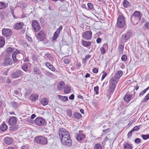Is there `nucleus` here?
Returning <instances> with one entry per match:
<instances>
[{"label": "nucleus", "instance_id": "nucleus-1", "mask_svg": "<svg viewBox=\"0 0 149 149\" xmlns=\"http://www.w3.org/2000/svg\"><path fill=\"white\" fill-rule=\"evenodd\" d=\"M17 118L15 116L10 117L8 120L10 125L11 126L9 127L10 131L12 132L17 130L19 128L18 126L16 125Z\"/></svg>", "mask_w": 149, "mask_h": 149}, {"label": "nucleus", "instance_id": "nucleus-2", "mask_svg": "<svg viewBox=\"0 0 149 149\" xmlns=\"http://www.w3.org/2000/svg\"><path fill=\"white\" fill-rule=\"evenodd\" d=\"M142 14L140 12L135 11L131 16L130 19L134 24H137L140 21Z\"/></svg>", "mask_w": 149, "mask_h": 149}, {"label": "nucleus", "instance_id": "nucleus-3", "mask_svg": "<svg viewBox=\"0 0 149 149\" xmlns=\"http://www.w3.org/2000/svg\"><path fill=\"white\" fill-rule=\"evenodd\" d=\"M34 140L38 143L43 145L47 144V138L42 136H39L35 137Z\"/></svg>", "mask_w": 149, "mask_h": 149}, {"label": "nucleus", "instance_id": "nucleus-4", "mask_svg": "<svg viewBox=\"0 0 149 149\" xmlns=\"http://www.w3.org/2000/svg\"><path fill=\"white\" fill-rule=\"evenodd\" d=\"M125 24V18L123 15H119L117 19V25L118 28H123Z\"/></svg>", "mask_w": 149, "mask_h": 149}, {"label": "nucleus", "instance_id": "nucleus-5", "mask_svg": "<svg viewBox=\"0 0 149 149\" xmlns=\"http://www.w3.org/2000/svg\"><path fill=\"white\" fill-rule=\"evenodd\" d=\"M59 134L61 140L68 138V137H70L68 132L64 129H61L59 130Z\"/></svg>", "mask_w": 149, "mask_h": 149}, {"label": "nucleus", "instance_id": "nucleus-6", "mask_svg": "<svg viewBox=\"0 0 149 149\" xmlns=\"http://www.w3.org/2000/svg\"><path fill=\"white\" fill-rule=\"evenodd\" d=\"M132 36V31L130 30H128L127 32L123 34L121 38V40L122 42H126Z\"/></svg>", "mask_w": 149, "mask_h": 149}, {"label": "nucleus", "instance_id": "nucleus-7", "mask_svg": "<svg viewBox=\"0 0 149 149\" xmlns=\"http://www.w3.org/2000/svg\"><path fill=\"white\" fill-rule=\"evenodd\" d=\"M92 37V32L91 31L87 30L82 34V38L84 39L89 40L91 39Z\"/></svg>", "mask_w": 149, "mask_h": 149}, {"label": "nucleus", "instance_id": "nucleus-8", "mask_svg": "<svg viewBox=\"0 0 149 149\" xmlns=\"http://www.w3.org/2000/svg\"><path fill=\"white\" fill-rule=\"evenodd\" d=\"M32 26L34 31H38L40 29V27L38 21L37 20H33L32 21Z\"/></svg>", "mask_w": 149, "mask_h": 149}, {"label": "nucleus", "instance_id": "nucleus-9", "mask_svg": "<svg viewBox=\"0 0 149 149\" xmlns=\"http://www.w3.org/2000/svg\"><path fill=\"white\" fill-rule=\"evenodd\" d=\"M45 122V120L40 117H37L34 120V123L37 125L39 126H42L44 125Z\"/></svg>", "mask_w": 149, "mask_h": 149}, {"label": "nucleus", "instance_id": "nucleus-10", "mask_svg": "<svg viewBox=\"0 0 149 149\" xmlns=\"http://www.w3.org/2000/svg\"><path fill=\"white\" fill-rule=\"evenodd\" d=\"M62 143L66 146H70L72 145V140L70 137L61 140Z\"/></svg>", "mask_w": 149, "mask_h": 149}, {"label": "nucleus", "instance_id": "nucleus-11", "mask_svg": "<svg viewBox=\"0 0 149 149\" xmlns=\"http://www.w3.org/2000/svg\"><path fill=\"white\" fill-rule=\"evenodd\" d=\"M2 33L3 36L8 37L12 35V32L10 29L4 28L2 30Z\"/></svg>", "mask_w": 149, "mask_h": 149}, {"label": "nucleus", "instance_id": "nucleus-12", "mask_svg": "<svg viewBox=\"0 0 149 149\" xmlns=\"http://www.w3.org/2000/svg\"><path fill=\"white\" fill-rule=\"evenodd\" d=\"M123 74V72L121 70H119L116 72L111 79H114L115 80L118 81V80L122 76Z\"/></svg>", "mask_w": 149, "mask_h": 149}, {"label": "nucleus", "instance_id": "nucleus-13", "mask_svg": "<svg viewBox=\"0 0 149 149\" xmlns=\"http://www.w3.org/2000/svg\"><path fill=\"white\" fill-rule=\"evenodd\" d=\"M36 37L37 39H39L40 41H42L45 38V35L43 31H40L37 34Z\"/></svg>", "mask_w": 149, "mask_h": 149}, {"label": "nucleus", "instance_id": "nucleus-14", "mask_svg": "<svg viewBox=\"0 0 149 149\" xmlns=\"http://www.w3.org/2000/svg\"><path fill=\"white\" fill-rule=\"evenodd\" d=\"M22 73L23 72L21 70H17L12 74L11 77L13 78H17L21 76Z\"/></svg>", "mask_w": 149, "mask_h": 149}, {"label": "nucleus", "instance_id": "nucleus-15", "mask_svg": "<svg viewBox=\"0 0 149 149\" xmlns=\"http://www.w3.org/2000/svg\"><path fill=\"white\" fill-rule=\"evenodd\" d=\"M13 62V60L11 58L7 57L4 59L3 64L4 65L7 66L8 65H11Z\"/></svg>", "mask_w": 149, "mask_h": 149}, {"label": "nucleus", "instance_id": "nucleus-16", "mask_svg": "<svg viewBox=\"0 0 149 149\" xmlns=\"http://www.w3.org/2000/svg\"><path fill=\"white\" fill-rule=\"evenodd\" d=\"M110 81V84L109 86V88L113 91L116 88V84L118 83V81L115 80L114 79L111 78Z\"/></svg>", "mask_w": 149, "mask_h": 149}, {"label": "nucleus", "instance_id": "nucleus-17", "mask_svg": "<svg viewBox=\"0 0 149 149\" xmlns=\"http://www.w3.org/2000/svg\"><path fill=\"white\" fill-rule=\"evenodd\" d=\"M20 53L19 50H16L13 54L12 57L14 62L18 63L19 62V61L17 59L16 57V55Z\"/></svg>", "mask_w": 149, "mask_h": 149}, {"label": "nucleus", "instance_id": "nucleus-18", "mask_svg": "<svg viewBox=\"0 0 149 149\" xmlns=\"http://www.w3.org/2000/svg\"><path fill=\"white\" fill-rule=\"evenodd\" d=\"M4 140L5 143L7 145H10L12 144L13 139L11 137L7 136L4 138Z\"/></svg>", "mask_w": 149, "mask_h": 149}, {"label": "nucleus", "instance_id": "nucleus-19", "mask_svg": "<svg viewBox=\"0 0 149 149\" xmlns=\"http://www.w3.org/2000/svg\"><path fill=\"white\" fill-rule=\"evenodd\" d=\"M23 22L17 23L14 25L13 28L16 30L21 29L23 28Z\"/></svg>", "mask_w": 149, "mask_h": 149}, {"label": "nucleus", "instance_id": "nucleus-20", "mask_svg": "<svg viewBox=\"0 0 149 149\" xmlns=\"http://www.w3.org/2000/svg\"><path fill=\"white\" fill-rule=\"evenodd\" d=\"M81 44L84 46L87 47L88 49H90L92 43L90 41H87L82 40L81 41Z\"/></svg>", "mask_w": 149, "mask_h": 149}, {"label": "nucleus", "instance_id": "nucleus-21", "mask_svg": "<svg viewBox=\"0 0 149 149\" xmlns=\"http://www.w3.org/2000/svg\"><path fill=\"white\" fill-rule=\"evenodd\" d=\"M132 95L130 94H126L124 97V100L125 102H128L130 101L132 97Z\"/></svg>", "mask_w": 149, "mask_h": 149}, {"label": "nucleus", "instance_id": "nucleus-22", "mask_svg": "<svg viewBox=\"0 0 149 149\" xmlns=\"http://www.w3.org/2000/svg\"><path fill=\"white\" fill-rule=\"evenodd\" d=\"M39 95L38 94H32L30 97V99L33 102H35L38 100Z\"/></svg>", "mask_w": 149, "mask_h": 149}, {"label": "nucleus", "instance_id": "nucleus-23", "mask_svg": "<svg viewBox=\"0 0 149 149\" xmlns=\"http://www.w3.org/2000/svg\"><path fill=\"white\" fill-rule=\"evenodd\" d=\"M72 117L74 118L79 119L81 118L82 117V116L79 113L75 112L73 114Z\"/></svg>", "mask_w": 149, "mask_h": 149}, {"label": "nucleus", "instance_id": "nucleus-24", "mask_svg": "<svg viewBox=\"0 0 149 149\" xmlns=\"http://www.w3.org/2000/svg\"><path fill=\"white\" fill-rule=\"evenodd\" d=\"M85 137L84 134H78L76 136V139L78 141H81Z\"/></svg>", "mask_w": 149, "mask_h": 149}, {"label": "nucleus", "instance_id": "nucleus-25", "mask_svg": "<svg viewBox=\"0 0 149 149\" xmlns=\"http://www.w3.org/2000/svg\"><path fill=\"white\" fill-rule=\"evenodd\" d=\"M45 65L49 69L53 71H55V68L49 62H47L46 63Z\"/></svg>", "mask_w": 149, "mask_h": 149}, {"label": "nucleus", "instance_id": "nucleus-26", "mask_svg": "<svg viewBox=\"0 0 149 149\" xmlns=\"http://www.w3.org/2000/svg\"><path fill=\"white\" fill-rule=\"evenodd\" d=\"M31 64L29 63H25L23 64L21 67V68L25 71L27 72L28 66L30 65Z\"/></svg>", "mask_w": 149, "mask_h": 149}, {"label": "nucleus", "instance_id": "nucleus-27", "mask_svg": "<svg viewBox=\"0 0 149 149\" xmlns=\"http://www.w3.org/2000/svg\"><path fill=\"white\" fill-rule=\"evenodd\" d=\"M65 86V83L63 82H60L57 85V87L59 90L63 89Z\"/></svg>", "mask_w": 149, "mask_h": 149}, {"label": "nucleus", "instance_id": "nucleus-28", "mask_svg": "<svg viewBox=\"0 0 149 149\" xmlns=\"http://www.w3.org/2000/svg\"><path fill=\"white\" fill-rule=\"evenodd\" d=\"M8 128L7 125L3 122L0 126V129L2 131H4L7 130Z\"/></svg>", "mask_w": 149, "mask_h": 149}, {"label": "nucleus", "instance_id": "nucleus-29", "mask_svg": "<svg viewBox=\"0 0 149 149\" xmlns=\"http://www.w3.org/2000/svg\"><path fill=\"white\" fill-rule=\"evenodd\" d=\"M71 91V88L70 86L66 85L64 89V92L66 94L69 93Z\"/></svg>", "mask_w": 149, "mask_h": 149}, {"label": "nucleus", "instance_id": "nucleus-30", "mask_svg": "<svg viewBox=\"0 0 149 149\" xmlns=\"http://www.w3.org/2000/svg\"><path fill=\"white\" fill-rule=\"evenodd\" d=\"M118 49L119 53L120 54H122L123 51L124 46L121 45H119Z\"/></svg>", "mask_w": 149, "mask_h": 149}, {"label": "nucleus", "instance_id": "nucleus-31", "mask_svg": "<svg viewBox=\"0 0 149 149\" xmlns=\"http://www.w3.org/2000/svg\"><path fill=\"white\" fill-rule=\"evenodd\" d=\"M8 4H6L2 2H0V10L3 8H5L8 6Z\"/></svg>", "mask_w": 149, "mask_h": 149}, {"label": "nucleus", "instance_id": "nucleus-32", "mask_svg": "<svg viewBox=\"0 0 149 149\" xmlns=\"http://www.w3.org/2000/svg\"><path fill=\"white\" fill-rule=\"evenodd\" d=\"M5 42L4 38L0 36V47H3L4 45Z\"/></svg>", "mask_w": 149, "mask_h": 149}, {"label": "nucleus", "instance_id": "nucleus-33", "mask_svg": "<svg viewBox=\"0 0 149 149\" xmlns=\"http://www.w3.org/2000/svg\"><path fill=\"white\" fill-rule=\"evenodd\" d=\"M123 5L124 7L127 8L130 5V3L126 0H124L123 2Z\"/></svg>", "mask_w": 149, "mask_h": 149}, {"label": "nucleus", "instance_id": "nucleus-34", "mask_svg": "<svg viewBox=\"0 0 149 149\" xmlns=\"http://www.w3.org/2000/svg\"><path fill=\"white\" fill-rule=\"evenodd\" d=\"M15 49L14 47H9L7 48L6 51L8 54H10L14 51Z\"/></svg>", "mask_w": 149, "mask_h": 149}, {"label": "nucleus", "instance_id": "nucleus-35", "mask_svg": "<svg viewBox=\"0 0 149 149\" xmlns=\"http://www.w3.org/2000/svg\"><path fill=\"white\" fill-rule=\"evenodd\" d=\"M132 146L128 143H126L125 144L124 149H132Z\"/></svg>", "mask_w": 149, "mask_h": 149}, {"label": "nucleus", "instance_id": "nucleus-36", "mask_svg": "<svg viewBox=\"0 0 149 149\" xmlns=\"http://www.w3.org/2000/svg\"><path fill=\"white\" fill-rule=\"evenodd\" d=\"M93 149H102V148L100 144L97 143L94 146Z\"/></svg>", "mask_w": 149, "mask_h": 149}, {"label": "nucleus", "instance_id": "nucleus-37", "mask_svg": "<svg viewBox=\"0 0 149 149\" xmlns=\"http://www.w3.org/2000/svg\"><path fill=\"white\" fill-rule=\"evenodd\" d=\"M66 114L67 116L71 118L72 116V110L70 109H68L66 111Z\"/></svg>", "mask_w": 149, "mask_h": 149}, {"label": "nucleus", "instance_id": "nucleus-38", "mask_svg": "<svg viewBox=\"0 0 149 149\" xmlns=\"http://www.w3.org/2000/svg\"><path fill=\"white\" fill-rule=\"evenodd\" d=\"M141 126V125L135 126L133 128L132 130L133 132L137 131H138L140 129Z\"/></svg>", "mask_w": 149, "mask_h": 149}, {"label": "nucleus", "instance_id": "nucleus-39", "mask_svg": "<svg viewBox=\"0 0 149 149\" xmlns=\"http://www.w3.org/2000/svg\"><path fill=\"white\" fill-rule=\"evenodd\" d=\"M12 107L13 108H14L15 110L18 108L19 107L20 104H18V103H11Z\"/></svg>", "mask_w": 149, "mask_h": 149}, {"label": "nucleus", "instance_id": "nucleus-40", "mask_svg": "<svg viewBox=\"0 0 149 149\" xmlns=\"http://www.w3.org/2000/svg\"><path fill=\"white\" fill-rule=\"evenodd\" d=\"M126 106L125 105L124 103H120V104L118 105V109L121 110L123 109L124 107H126Z\"/></svg>", "mask_w": 149, "mask_h": 149}, {"label": "nucleus", "instance_id": "nucleus-41", "mask_svg": "<svg viewBox=\"0 0 149 149\" xmlns=\"http://www.w3.org/2000/svg\"><path fill=\"white\" fill-rule=\"evenodd\" d=\"M141 137L143 140H147L149 138V134H143L141 135Z\"/></svg>", "mask_w": 149, "mask_h": 149}, {"label": "nucleus", "instance_id": "nucleus-42", "mask_svg": "<svg viewBox=\"0 0 149 149\" xmlns=\"http://www.w3.org/2000/svg\"><path fill=\"white\" fill-rule=\"evenodd\" d=\"M59 33H58L56 31L55 32L54 34V36L53 38V40H55L56 39L59 35Z\"/></svg>", "mask_w": 149, "mask_h": 149}, {"label": "nucleus", "instance_id": "nucleus-43", "mask_svg": "<svg viewBox=\"0 0 149 149\" xmlns=\"http://www.w3.org/2000/svg\"><path fill=\"white\" fill-rule=\"evenodd\" d=\"M59 96V97L61 98V97H62L61 100L63 102H65L68 100V97L66 96H63L61 95H58Z\"/></svg>", "mask_w": 149, "mask_h": 149}, {"label": "nucleus", "instance_id": "nucleus-44", "mask_svg": "<svg viewBox=\"0 0 149 149\" xmlns=\"http://www.w3.org/2000/svg\"><path fill=\"white\" fill-rule=\"evenodd\" d=\"M64 63L66 64H68L70 62V61L69 58H64L63 59Z\"/></svg>", "mask_w": 149, "mask_h": 149}, {"label": "nucleus", "instance_id": "nucleus-45", "mask_svg": "<svg viewBox=\"0 0 149 149\" xmlns=\"http://www.w3.org/2000/svg\"><path fill=\"white\" fill-rule=\"evenodd\" d=\"M110 128H108L107 129L105 130H103V134L106 135L110 131Z\"/></svg>", "mask_w": 149, "mask_h": 149}, {"label": "nucleus", "instance_id": "nucleus-46", "mask_svg": "<svg viewBox=\"0 0 149 149\" xmlns=\"http://www.w3.org/2000/svg\"><path fill=\"white\" fill-rule=\"evenodd\" d=\"M51 55L50 54L48 53L47 54H46L45 55L44 57L45 58H48L49 60L51 58Z\"/></svg>", "mask_w": 149, "mask_h": 149}, {"label": "nucleus", "instance_id": "nucleus-47", "mask_svg": "<svg viewBox=\"0 0 149 149\" xmlns=\"http://www.w3.org/2000/svg\"><path fill=\"white\" fill-rule=\"evenodd\" d=\"M100 50L101 51V53L102 54H104L105 53V50L104 48L103 47H101L100 49Z\"/></svg>", "mask_w": 149, "mask_h": 149}, {"label": "nucleus", "instance_id": "nucleus-48", "mask_svg": "<svg viewBox=\"0 0 149 149\" xmlns=\"http://www.w3.org/2000/svg\"><path fill=\"white\" fill-rule=\"evenodd\" d=\"M134 132L132 131V130H131L127 134V136L128 138H130L131 137L132 133Z\"/></svg>", "mask_w": 149, "mask_h": 149}, {"label": "nucleus", "instance_id": "nucleus-49", "mask_svg": "<svg viewBox=\"0 0 149 149\" xmlns=\"http://www.w3.org/2000/svg\"><path fill=\"white\" fill-rule=\"evenodd\" d=\"M48 99L45 98H43L40 100V102H48Z\"/></svg>", "mask_w": 149, "mask_h": 149}, {"label": "nucleus", "instance_id": "nucleus-50", "mask_svg": "<svg viewBox=\"0 0 149 149\" xmlns=\"http://www.w3.org/2000/svg\"><path fill=\"white\" fill-rule=\"evenodd\" d=\"M99 89V87L97 86L94 87V90L96 94H98Z\"/></svg>", "mask_w": 149, "mask_h": 149}, {"label": "nucleus", "instance_id": "nucleus-51", "mask_svg": "<svg viewBox=\"0 0 149 149\" xmlns=\"http://www.w3.org/2000/svg\"><path fill=\"white\" fill-rule=\"evenodd\" d=\"M147 91V90L146 88L144 90L142 91L140 93L139 96H141L143 95L146 93Z\"/></svg>", "mask_w": 149, "mask_h": 149}, {"label": "nucleus", "instance_id": "nucleus-52", "mask_svg": "<svg viewBox=\"0 0 149 149\" xmlns=\"http://www.w3.org/2000/svg\"><path fill=\"white\" fill-rule=\"evenodd\" d=\"M103 74L102 75V78H101V80L102 81L103 80L107 75V74L106 72L103 71Z\"/></svg>", "mask_w": 149, "mask_h": 149}, {"label": "nucleus", "instance_id": "nucleus-53", "mask_svg": "<svg viewBox=\"0 0 149 149\" xmlns=\"http://www.w3.org/2000/svg\"><path fill=\"white\" fill-rule=\"evenodd\" d=\"M141 140L139 138H136L134 140V142L137 144H139L141 142Z\"/></svg>", "mask_w": 149, "mask_h": 149}, {"label": "nucleus", "instance_id": "nucleus-54", "mask_svg": "<svg viewBox=\"0 0 149 149\" xmlns=\"http://www.w3.org/2000/svg\"><path fill=\"white\" fill-rule=\"evenodd\" d=\"M121 60L123 61H125L127 60V57L125 55H123L121 57Z\"/></svg>", "mask_w": 149, "mask_h": 149}, {"label": "nucleus", "instance_id": "nucleus-55", "mask_svg": "<svg viewBox=\"0 0 149 149\" xmlns=\"http://www.w3.org/2000/svg\"><path fill=\"white\" fill-rule=\"evenodd\" d=\"M149 99V93L147 94L143 99L144 101L147 102Z\"/></svg>", "mask_w": 149, "mask_h": 149}, {"label": "nucleus", "instance_id": "nucleus-56", "mask_svg": "<svg viewBox=\"0 0 149 149\" xmlns=\"http://www.w3.org/2000/svg\"><path fill=\"white\" fill-rule=\"evenodd\" d=\"M21 149H30V148L28 145H25L22 146Z\"/></svg>", "mask_w": 149, "mask_h": 149}, {"label": "nucleus", "instance_id": "nucleus-57", "mask_svg": "<svg viewBox=\"0 0 149 149\" xmlns=\"http://www.w3.org/2000/svg\"><path fill=\"white\" fill-rule=\"evenodd\" d=\"M87 5L88 8L91 9H93V5L92 3H89L87 4Z\"/></svg>", "mask_w": 149, "mask_h": 149}, {"label": "nucleus", "instance_id": "nucleus-58", "mask_svg": "<svg viewBox=\"0 0 149 149\" xmlns=\"http://www.w3.org/2000/svg\"><path fill=\"white\" fill-rule=\"evenodd\" d=\"M144 26L146 28L149 29V22H146L144 24Z\"/></svg>", "mask_w": 149, "mask_h": 149}, {"label": "nucleus", "instance_id": "nucleus-59", "mask_svg": "<svg viewBox=\"0 0 149 149\" xmlns=\"http://www.w3.org/2000/svg\"><path fill=\"white\" fill-rule=\"evenodd\" d=\"M63 27L62 26H60L59 28L57 29L56 31L58 33H59L60 32L61 30L62 29Z\"/></svg>", "mask_w": 149, "mask_h": 149}, {"label": "nucleus", "instance_id": "nucleus-60", "mask_svg": "<svg viewBox=\"0 0 149 149\" xmlns=\"http://www.w3.org/2000/svg\"><path fill=\"white\" fill-rule=\"evenodd\" d=\"M91 55L90 54H88L85 56L84 58H85V59L87 60L88 59L90 58L91 57Z\"/></svg>", "mask_w": 149, "mask_h": 149}, {"label": "nucleus", "instance_id": "nucleus-61", "mask_svg": "<svg viewBox=\"0 0 149 149\" xmlns=\"http://www.w3.org/2000/svg\"><path fill=\"white\" fill-rule=\"evenodd\" d=\"M93 72L94 73H96L98 72V70L97 68H95L93 69Z\"/></svg>", "mask_w": 149, "mask_h": 149}, {"label": "nucleus", "instance_id": "nucleus-62", "mask_svg": "<svg viewBox=\"0 0 149 149\" xmlns=\"http://www.w3.org/2000/svg\"><path fill=\"white\" fill-rule=\"evenodd\" d=\"M74 98V95L73 94H71L69 97V99L70 100H73Z\"/></svg>", "mask_w": 149, "mask_h": 149}, {"label": "nucleus", "instance_id": "nucleus-63", "mask_svg": "<svg viewBox=\"0 0 149 149\" xmlns=\"http://www.w3.org/2000/svg\"><path fill=\"white\" fill-rule=\"evenodd\" d=\"M101 41V39L100 38H98L96 40V42L97 43H99Z\"/></svg>", "mask_w": 149, "mask_h": 149}, {"label": "nucleus", "instance_id": "nucleus-64", "mask_svg": "<svg viewBox=\"0 0 149 149\" xmlns=\"http://www.w3.org/2000/svg\"><path fill=\"white\" fill-rule=\"evenodd\" d=\"M36 117V115L35 114H32L31 116V119H33L34 118Z\"/></svg>", "mask_w": 149, "mask_h": 149}]
</instances>
